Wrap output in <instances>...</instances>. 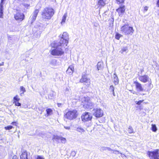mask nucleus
Wrapping results in <instances>:
<instances>
[{
	"mask_svg": "<svg viewBox=\"0 0 159 159\" xmlns=\"http://www.w3.org/2000/svg\"><path fill=\"white\" fill-rule=\"evenodd\" d=\"M57 105L58 107H61V106L62 104L61 103H58Z\"/></svg>",
	"mask_w": 159,
	"mask_h": 159,
	"instance_id": "obj_50",
	"label": "nucleus"
},
{
	"mask_svg": "<svg viewBox=\"0 0 159 159\" xmlns=\"http://www.w3.org/2000/svg\"><path fill=\"white\" fill-rule=\"evenodd\" d=\"M131 92L133 94H137L136 92L135 91H133V90H131Z\"/></svg>",
	"mask_w": 159,
	"mask_h": 159,
	"instance_id": "obj_51",
	"label": "nucleus"
},
{
	"mask_svg": "<svg viewBox=\"0 0 159 159\" xmlns=\"http://www.w3.org/2000/svg\"><path fill=\"white\" fill-rule=\"evenodd\" d=\"M60 43L57 41H54L53 43L51 44V46L52 48H55L52 50L51 52V54L54 56H61L64 53V51L63 49L61 48V47L62 44H59L57 45L56 46H53V45H55L54 43Z\"/></svg>",
	"mask_w": 159,
	"mask_h": 159,
	"instance_id": "obj_1",
	"label": "nucleus"
},
{
	"mask_svg": "<svg viewBox=\"0 0 159 159\" xmlns=\"http://www.w3.org/2000/svg\"><path fill=\"white\" fill-rule=\"evenodd\" d=\"M5 1V0H1V2L0 3V7H3V4H4V2Z\"/></svg>",
	"mask_w": 159,
	"mask_h": 159,
	"instance_id": "obj_40",
	"label": "nucleus"
},
{
	"mask_svg": "<svg viewBox=\"0 0 159 159\" xmlns=\"http://www.w3.org/2000/svg\"><path fill=\"white\" fill-rule=\"evenodd\" d=\"M55 96V93L54 92L52 91V93H51L48 96V97L51 98H52V97H54Z\"/></svg>",
	"mask_w": 159,
	"mask_h": 159,
	"instance_id": "obj_34",
	"label": "nucleus"
},
{
	"mask_svg": "<svg viewBox=\"0 0 159 159\" xmlns=\"http://www.w3.org/2000/svg\"><path fill=\"white\" fill-rule=\"evenodd\" d=\"M68 35L66 32H64L63 34L62 35V37L61 39L59 42H58L60 43H58L59 44H63L64 46V45H65L66 46L67 45V44L68 43ZM57 43H55L54 44L55 45H53V46H56L57 45H58Z\"/></svg>",
	"mask_w": 159,
	"mask_h": 159,
	"instance_id": "obj_4",
	"label": "nucleus"
},
{
	"mask_svg": "<svg viewBox=\"0 0 159 159\" xmlns=\"http://www.w3.org/2000/svg\"><path fill=\"white\" fill-rule=\"evenodd\" d=\"M113 150H114V151H113V153H114L115 154H117V152L118 153H120L119 151H118L115 150H114V149H113Z\"/></svg>",
	"mask_w": 159,
	"mask_h": 159,
	"instance_id": "obj_43",
	"label": "nucleus"
},
{
	"mask_svg": "<svg viewBox=\"0 0 159 159\" xmlns=\"http://www.w3.org/2000/svg\"><path fill=\"white\" fill-rule=\"evenodd\" d=\"M122 36V35L117 33L115 35V38L117 40H119L121 37Z\"/></svg>",
	"mask_w": 159,
	"mask_h": 159,
	"instance_id": "obj_33",
	"label": "nucleus"
},
{
	"mask_svg": "<svg viewBox=\"0 0 159 159\" xmlns=\"http://www.w3.org/2000/svg\"><path fill=\"white\" fill-rule=\"evenodd\" d=\"M148 7L147 6H146L144 8V11H147L148 10Z\"/></svg>",
	"mask_w": 159,
	"mask_h": 159,
	"instance_id": "obj_45",
	"label": "nucleus"
},
{
	"mask_svg": "<svg viewBox=\"0 0 159 159\" xmlns=\"http://www.w3.org/2000/svg\"><path fill=\"white\" fill-rule=\"evenodd\" d=\"M67 16V14L66 13H65L62 17V20L61 22V24H64L66 21V18Z\"/></svg>",
	"mask_w": 159,
	"mask_h": 159,
	"instance_id": "obj_28",
	"label": "nucleus"
},
{
	"mask_svg": "<svg viewBox=\"0 0 159 159\" xmlns=\"http://www.w3.org/2000/svg\"><path fill=\"white\" fill-rule=\"evenodd\" d=\"M20 100V98H19L18 95H16L13 98V103L15 104L16 106H20L21 104L19 102V101Z\"/></svg>",
	"mask_w": 159,
	"mask_h": 159,
	"instance_id": "obj_15",
	"label": "nucleus"
},
{
	"mask_svg": "<svg viewBox=\"0 0 159 159\" xmlns=\"http://www.w3.org/2000/svg\"><path fill=\"white\" fill-rule=\"evenodd\" d=\"M109 90L110 92L112 93V94L114 96H115V94L114 93V87L113 85H111L110 86Z\"/></svg>",
	"mask_w": 159,
	"mask_h": 159,
	"instance_id": "obj_27",
	"label": "nucleus"
},
{
	"mask_svg": "<svg viewBox=\"0 0 159 159\" xmlns=\"http://www.w3.org/2000/svg\"><path fill=\"white\" fill-rule=\"evenodd\" d=\"M80 82L81 83H84L85 84L88 85L90 83V80L87 77V75H83Z\"/></svg>",
	"mask_w": 159,
	"mask_h": 159,
	"instance_id": "obj_10",
	"label": "nucleus"
},
{
	"mask_svg": "<svg viewBox=\"0 0 159 159\" xmlns=\"http://www.w3.org/2000/svg\"><path fill=\"white\" fill-rule=\"evenodd\" d=\"M78 115L77 111L75 110L69 111L65 115L66 118L71 120L75 119Z\"/></svg>",
	"mask_w": 159,
	"mask_h": 159,
	"instance_id": "obj_5",
	"label": "nucleus"
},
{
	"mask_svg": "<svg viewBox=\"0 0 159 159\" xmlns=\"http://www.w3.org/2000/svg\"><path fill=\"white\" fill-rule=\"evenodd\" d=\"M74 67L72 65L69 66L66 71L67 74L69 75H71L72 74L74 71Z\"/></svg>",
	"mask_w": 159,
	"mask_h": 159,
	"instance_id": "obj_16",
	"label": "nucleus"
},
{
	"mask_svg": "<svg viewBox=\"0 0 159 159\" xmlns=\"http://www.w3.org/2000/svg\"><path fill=\"white\" fill-rule=\"evenodd\" d=\"M113 82L115 85L118 84L119 83V79L118 77L116 74L115 73L113 75Z\"/></svg>",
	"mask_w": 159,
	"mask_h": 159,
	"instance_id": "obj_20",
	"label": "nucleus"
},
{
	"mask_svg": "<svg viewBox=\"0 0 159 159\" xmlns=\"http://www.w3.org/2000/svg\"><path fill=\"white\" fill-rule=\"evenodd\" d=\"M93 115L96 117H100L103 115V112L100 108L94 109L93 110Z\"/></svg>",
	"mask_w": 159,
	"mask_h": 159,
	"instance_id": "obj_7",
	"label": "nucleus"
},
{
	"mask_svg": "<svg viewBox=\"0 0 159 159\" xmlns=\"http://www.w3.org/2000/svg\"><path fill=\"white\" fill-rule=\"evenodd\" d=\"M76 130L79 132L82 133L84 132L85 131L81 127H78L77 128Z\"/></svg>",
	"mask_w": 159,
	"mask_h": 159,
	"instance_id": "obj_30",
	"label": "nucleus"
},
{
	"mask_svg": "<svg viewBox=\"0 0 159 159\" xmlns=\"http://www.w3.org/2000/svg\"><path fill=\"white\" fill-rule=\"evenodd\" d=\"M61 142L63 143H65L66 141V139L65 138H64L62 136H61V139H60Z\"/></svg>",
	"mask_w": 159,
	"mask_h": 159,
	"instance_id": "obj_36",
	"label": "nucleus"
},
{
	"mask_svg": "<svg viewBox=\"0 0 159 159\" xmlns=\"http://www.w3.org/2000/svg\"><path fill=\"white\" fill-rule=\"evenodd\" d=\"M39 12V10L36 9L32 15L30 17L29 22L31 24H32L35 20Z\"/></svg>",
	"mask_w": 159,
	"mask_h": 159,
	"instance_id": "obj_8",
	"label": "nucleus"
},
{
	"mask_svg": "<svg viewBox=\"0 0 159 159\" xmlns=\"http://www.w3.org/2000/svg\"><path fill=\"white\" fill-rule=\"evenodd\" d=\"M20 96H22V94H24V93L26 92L25 88L23 86H21L20 88Z\"/></svg>",
	"mask_w": 159,
	"mask_h": 159,
	"instance_id": "obj_24",
	"label": "nucleus"
},
{
	"mask_svg": "<svg viewBox=\"0 0 159 159\" xmlns=\"http://www.w3.org/2000/svg\"><path fill=\"white\" fill-rule=\"evenodd\" d=\"M143 101V100H139L138 101H136L135 102L137 104L139 105Z\"/></svg>",
	"mask_w": 159,
	"mask_h": 159,
	"instance_id": "obj_39",
	"label": "nucleus"
},
{
	"mask_svg": "<svg viewBox=\"0 0 159 159\" xmlns=\"http://www.w3.org/2000/svg\"><path fill=\"white\" fill-rule=\"evenodd\" d=\"M120 153L121 154V157H126V156H125V155L124 154H123L122 153L120 152Z\"/></svg>",
	"mask_w": 159,
	"mask_h": 159,
	"instance_id": "obj_48",
	"label": "nucleus"
},
{
	"mask_svg": "<svg viewBox=\"0 0 159 159\" xmlns=\"http://www.w3.org/2000/svg\"><path fill=\"white\" fill-rule=\"evenodd\" d=\"M128 131L129 133H132L134 132L133 129L131 126H130L129 127Z\"/></svg>",
	"mask_w": 159,
	"mask_h": 159,
	"instance_id": "obj_35",
	"label": "nucleus"
},
{
	"mask_svg": "<svg viewBox=\"0 0 159 159\" xmlns=\"http://www.w3.org/2000/svg\"><path fill=\"white\" fill-rule=\"evenodd\" d=\"M97 68L98 70H102L103 68V63L102 62H98L97 65Z\"/></svg>",
	"mask_w": 159,
	"mask_h": 159,
	"instance_id": "obj_23",
	"label": "nucleus"
},
{
	"mask_svg": "<svg viewBox=\"0 0 159 159\" xmlns=\"http://www.w3.org/2000/svg\"><path fill=\"white\" fill-rule=\"evenodd\" d=\"M3 71V68H0V72Z\"/></svg>",
	"mask_w": 159,
	"mask_h": 159,
	"instance_id": "obj_54",
	"label": "nucleus"
},
{
	"mask_svg": "<svg viewBox=\"0 0 159 159\" xmlns=\"http://www.w3.org/2000/svg\"><path fill=\"white\" fill-rule=\"evenodd\" d=\"M135 84L136 89L138 91L142 92L143 90L142 84L138 81H135L134 82Z\"/></svg>",
	"mask_w": 159,
	"mask_h": 159,
	"instance_id": "obj_13",
	"label": "nucleus"
},
{
	"mask_svg": "<svg viewBox=\"0 0 159 159\" xmlns=\"http://www.w3.org/2000/svg\"><path fill=\"white\" fill-rule=\"evenodd\" d=\"M157 4L158 7H159V0H158L157 2Z\"/></svg>",
	"mask_w": 159,
	"mask_h": 159,
	"instance_id": "obj_52",
	"label": "nucleus"
},
{
	"mask_svg": "<svg viewBox=\"0 0 159 159\" xmlns=\"http://www.w3.org/2000/svg\"><path fill=\"white\" fill-rule=\"evenodd\" d=\"M99 7H104L106 4V0H98Z\"/></svg>",
	"mask_w": 159,
	"mask_h": 159,
	"instance_id": "obj_18",
	"label": "nucleus"
},
{
	"mask_svg": "<svg viewBox=\"0 0 159 159\" xmlns=\"http://www.w3.org/2000/svg\"><path fill=\"white\" fill-rule=\"evenodd\" d=\"M54 14V10L50 7H46L42 13V17L45 20H50Z\"/></svg>",
	"mask_w": 159,
	"mask_h": 159,
	"instance_id": "obj_2",
	"label": "nucleus"
},
{
	"mask_svg": "<svg viewBox=\"0 0 159 159\" xmlns=\"http://www.w3.org/2000/svg\"><path fill=\"white\" fill-rule=\"evenodd\" d=\"M12 159H18V158L15 155L13 157Z\"/></svg>",
	"mask_w": 159,
	"mask_h": 159,
	"instance_id": "obj_47",
	"label": "nucleus"
},
{
	"mask_svg": "<svg viewBox=\"0 0 159 159\" xmlns=\"http://www.w3.org/2000/svg\"><path fill=\"white\" fill-rule=\"evenodd\" d=\"M139 79L143 83H146L149 79V77L147 75H139Z\"/></svg>",
	"mask_w": 159,
	"mask_h": 159,
	"instance_id": "obj_12",
	"label": "nucleus"
},
{
	"mask_svg": "<svg viewBox=\"0 0 159 159\" xmlns=\"http://www.w3.org/2000/svg\"><path fill=\"white\" fill-rule=\"evenodd\" d=\"M13 128V126L11 125H9L8 126H7L5 127V129L6 130H9Z\"/></svg>",
	"mask_w": 159,
	"mask_h": 159,
	"instance_id": "obj_38",
	"label": "nucleus"
},
{
	"mask_svg": "<svg viewBox=\"0 0 159 159\" xmlns=\"http://www.w3.org/2000/svg\"><path fill=\"white\" fill-rule=\"evenodd\" d=\"M84 106H85L87 108L90 109L92 108L93 107V103L90 101L85 102V104L84 105Z\"/></svg>",
	"mask_w": 159,
	"mask_h": 159,
	"instance_id": "obj_17",
	"label": "nucleus"
},
{
	"mask_svg": "<svg viewBox=\"0 0 159 159\" xmlns=\"http://www.w3.org/2000/svg\"><path fill=\"white\" fill-rule=\"evenodd\" d=\"M36 159H45L41 155H38Z\"/></svg>",
	"mask_w": 159,
	"mask_h": 159,
	"instance_id": "obj_41",
	"label": "nucleus"
},
{
	"mask_svg": "<svg viewBox=\"0 0 159 159\" xmlns=\"http://www.w3.org/2000/svg\"><path fill=\"white\" fill-rule=\"evenodd\" d=\"M128 52V49L127 47H122L121 50L119 52L121 54L126 53Z\"/></svg>",
	"mask_w": 159,
	"mask_h": 159,
	"instance_id": "obj_19",
	"label": "nucleus"
},
{
	"mask_svg": "<svg viewBox=\"0 0 159 159\" xmlns=\"http://www.w3.org/2000/svg\"><path fill=\"white\" fill-rule=\"evenodd\" d=\"M125 7L124 5H121L116 9V11L118 13L120 16L122 15L125 12Z\"/></svg>",
	"mask_w": 159,
	"mask_h": 159,
	"instance_id": "obj_14",
	"label": "nucleus"
},
{
	"mask_svg": "<svg viewBox=\"0 0 159 159\" xmlns=\"http://www.w3.org/2000/svg\"><path fill=\"white\" fill-rule=\"evenodd\" d=\"M112 21L114 22V20L113 19V21Z\"/></svg>",
	"mask_w": 159,
	"mask_h": 159,
	"instance_id": "obj_56",
	"label": "nucleus"
},
{
	"mask_svg": "<svg viewBox=\"0 0 159 159\" xmlns=\"http://www.w3.org/2000/svg\"><path fill=\"white\" fill-rule=\"evenodd\" d=\"M25 17L24 15L21 12H18L14 15V18L16 20H18L20 21L23 20Z\"/></svg>",
	"mask_w": 159,
	"mask_h": 159,
	"instance_id": "obj_11",
	"label": "nucleus"
},
{
	"mask_svg": "<svg viewBox=\"0 0 159 159\" xmlns=\"http://www.w3.org/2000/svg\"><path fill=\"white\" fill-rule=\"evenodd\" d=\"M47 116H49L52 114V110L51 108H48L46 110Z\"/></svg>",
	"mask_w": 159,
	"mask_h": 159,
	"instance_id": "obj_26",
	"label": "nucleus"
},
{
	"mask_svg": "<svg viewBox=\"0 0 159 159\" xmlns=\"http://www.w3.org/2000/svg\"><path fill=\"white\" fill-rule=\"evenodd\" d=\"M24 6L25 7H29L30 6L29 5L27 4H24Z\"/></svg>",
	"mask_w": 159,
	"mask_h": 159,
	"instance_id": "obj_46",
	"label": "nucleus"
},
{
	"mask_svg": "<svg viewBox=\"0 0 159 159\" xmlns=\"http://www.w3.org/2000/svg\"><path fill=\"white\" fill-rule=\"evenodd\" d=\"M159 151L156 149L153 151H148L147 154L150 159H159Z\"/></svg>",
	"mask_w": 159,
	"mask_h": 159,
	"instance_id": "obj_6",
	"label": "nucleus"
},
{
	"mask_svg": "<svg viewBox=\"0 0 159 159\" xmlns=\"http://www.w3.org/2000/svg\"><path fill=\"white\" fill-rule=\"evenodd\" d=\"M22 61H25L26 62H27V61L25 59V60H22Z\"/></svg>",
	"mask_w": 159,
	"mask_h": 159,
	"instance_id": "obj_55",
	"label": "nucleus"
},
{
	"mask_svg": "<svg viewBox=\"0 0 159 159\" xmlns=\"http://www.w3.org/2000/svg\"><path fill=\"white\" fill-rule=\"evenodd\" d=\"M64 128L67 130H69L70 129V126H64Z\"/></svg>",
	"mask_w": 159,
	"mask_h": 159,
	"instance_id": "obj_44",
	"label": "nucleus"
},
{
	"mask_svg": "<svg viewBox=\"0 0 159 159\" xmlns=\"http://www.w3.org/2000/svg\"><path fill=\"white\" fill-rule=\"evenodd\" d=\"M61 136H58L57 135H54L52 136V140L54 141L55 140L56 141H57L58 140H60Z\"/></svg>",
	"mask_w": 159,
	"mask_h": 159,
	"instance_id": "obj_25",
	"label": "nucleus"
},
{
	"mask_svg": "<svg viewBox=\"0 0 159 159\" xmlns=\"http://www.w3.org/2000/svg\"><path fill=\"white\" fill-rule=\"evenodd\" d=\"M4 65V62H2L1 63H0V66H3Z\"/></svg>",
	"mask_w": 159,
	"mask_h": 159,
	"instance_id": "obj_53",
	"label": "nucleus"
},
{
	"mask_svg": "<svg viewBox=\"0 0 159 159\" xmlns=\"http://www.w3.org/2000/svg\"><path fill=\"white\" fill-rule=\"evenodd\" d=\"M118 4H122L124 3L125 0H116Z\"/></svg>",
	"mask_w": 159,
	"mask_h": 159,
	"instance_id": "obj_37",
	"label": "nucleus"
},
{
	"mask_svg": "<svg viewBox=\"0 0 159 159\" xmlns=\"http://www.w3.org/2000/svg\"><path fill=\"white\" fill-rule=\"evenodd\" d=\"M27 152L26 151L23 152L20 155V159H28Z\"/></svg>",
	"mask_w": 159,
	"mask_h": 159,
	"instance_id": "obj_22",
	"label": "nucleus"
},
{
	"mask_svg": "<svg viewBox=\"0 0 159 159\" xmlns=\"http://www.w3.org/2000/svg\"><path fill=\"white\" fill-rule=\"evenodd\" d=\"M16 122H13L11 123V124L13 125H16Z\"/></svg>",
	"mask_w": 159,
	"mask_h": 159,
	"instance_id": "obj_49",
	"label": "nucleus"
},
{
	"mask_svg": "<svg viewBox=\"0 0 159 159\" xmlns=\"http://www.w3.org/2000/svg\"><path fill=\"white\" fill-rule=\"evenodd\" d=\"M3 7H0V18H2L3 15Z\"/></svg>",
	"mask_w": 159,
	"mask_h": 159,
	"instance_id": "obj_32",
	"label": "nucleus"
},
{
	"mask_svg": "<svg viewBox=\"0 0 159 159\" xmlns=\"http://www.w3.org/2000/svg\"><path fill=\"white\" fill-rule=\"evenodd\" d=\"M151 128L153 132H155L157 131V129L155 124H152Z\"/></svg>",
	"mask_w": 159,
	"mask_h": 159,
	"instance_id": "obj_31",
	"label": "nucleus"
},
{
	"mask_svg": "<svg viewBox=\"0 0 159 159\" xmlns=\"http://www.w3.org/2000/svg\"><path fill=\"white\" fill-rule=\"evenodd\" d=\"M76 154L75 152L72 151L71 152V154L73 157H75Z\"/></svg>",
	"mask_w": 159,
	"mask_h": 159,
	"instance_id": "obj_42",
	"label": "nucleus"
},
{
	"mask_svg": "<svg viewBox=\"0 0 159 159\" xmlns=\"http://www.w3.org/2000/svg\"><path fill=\"white\" fill-rule=\"evenodd\" d=\"M100 151L101 152H103L105 151H106V150H108L109 151H114V150H113V149L110 148L108 147H105L104 146H102V147L100 149Z\"/></svg>",
	"mask_w": 159,
	"mask_h": 159,
	"instance_id": "obj_21",
	"label": "nucleus"
},
{
	"mask_svg": "<svg viewBox=\"0 0 159 159\" xmlns=\"http://www.w3.org/2000/svg\"><path fill=\"white\" fill-rule=\"evenodd\" d=\"M82 121H88L91 120L92 116L89 112L84 113L81 117Z\"/></svg>",
	"mask_w": 159,
	"mask_h": 159,
	"instance_id": "obj_9",
	"label": "nucleus"
},
{
	"mask_svg": "<svg viewBox=\"0 0 159 159\" xmlns=\"http://www.w3.org/2000/svg\"><path fill=\"white\" fill-rule=\"evenodd\" d=\"M120 31L125 35H132L134 31L133 27L129 26L128 23H125L121 27Z\"/></svg>",
	"mask_w": 159,
	"mask_h": 159,
	"instance_id": "obj_3",
	"label": "nucleus"
},
{
	"mask_svg": "<svg viewBox=\"0 0 159 159\" xmlns=\"http://www.w3.org/2000/svg\"><path fill=\"white\" fill-rule=\"evenodd\" d=\"M50 63L52 66H55L57 63V60L55 59H52L50 61Z\"/></svg>",
	"mask_w": 159,
	"mask_h": 159,
	"instance_id": "obj_29",
	"label": "nucleus"
}]
</instances>
